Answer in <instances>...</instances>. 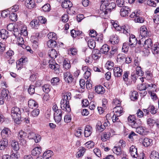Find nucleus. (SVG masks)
Returning <instances> with one entry per match:
<instances>
[{
  "instance_id": "obj_1",
  "label": "nucleus",
  "mask_w": 159,
  "mask_h": 159,
  "mask_svg": "<svg viewBox=\"0 0 159 159\" xmlns=\"http://www.w3.org/2000/svg\"><path fill=\"white\" fill-rule=\"evenodd\" d=\"M71 93L70 92L66 93L63 95L61 102V107L63 110H65L68 112L71 111V108L69 105V100L71 99Z\"/></svg>"
},
{
  "instance_id": "obj_2",
  "label": "nucleus",
  "mask_w": 159,
  "mask_h": 159,
  "mask_svg": "<svg viewBox=\"0 0 159 159\" xmlns=\"http://www.w3.org/2000/svg\"><path fill=\"white\" fill-rule=\"evenodd\" d=\"M128 123L132 128H136L142 124L140 120H135L134 115H130L128 118Z\"/></svg>"
},
{
  "instance_id": "obj_3",
  "label": "nucleus",
  "mask_w": 159,
  "mask_h": 159,
  "mask_svg": "<svg viewBox=\"0 0 159 159\" xmlns=\"http://www.w3.org/2000/svg\"><path fill=\"white\" fill-rule=\"evenodd\" d=\"M109 3V0H103L102 1V3L100 7V14L103 17L105 18V16L108 13L107 8Z\"/></svg>"
},
{
  "instance_id": "obj_4",
  "label": "nucleus",
  "mask_w": 159,
  "mask_h": 159,
  "mask_svg": "<svg viewBox=\"0 0 159 159\" xmlns=\"http://www.w3.org/2000/svg\"><path fill=\"white\" fill-rule=\"evenodd\" d=\"M21 111L19 108L14 107L12 108L11 110V116L15 120H19L21 118Z\"/></svg>"
},
{
  "instance_id": "obj_5",
  "label": "nucleus",
  "mask_w": 159,
  "mask_h": 159,
  "mask_svg": "<svg viewBox=\"0 0 159 159\" xmlns=\"http://www.w3.org/2000/svg\"><path fill=\"white\" fill-rule=\"evenodd\" d=\"M140 36L141 37L143 38L145 37L150 36L151 34V33L150 31H148L145 26H143L141 27L140 30Z\"/></svg>"
},
{
  "instance_id": "obj_6",
  "label": "nucleus",
  "mask_w": 159,
  "mask_h": 159,
  "mask_svg": "<svg viewBox=\"0 0 159 159\" xmlns=\"http://www.w3.org/2000/svg\"><path fill=\"white\" fill-rule=\"evenodd\" d=\"M137 42L138 41L135 35L133 34L130 35L128 43L129 46L131 48L134 47Z\"/></svg>"
},
{
  "instance_id": "obj_7",
  "label": "nucleus",
  "mask_w": 159,
  "mask_h": 159,
  "mask_svg": "<svg viewBox=\"0 0 159 159\" xmlns=\"http://www.w3.org/2000/svg\"><path fill=\"white\" fill-rule=\"evenodd\" d=\"M39 35V33H36L35 35L32 37L31 42L33 43L32 46L35 48H38L39 44V42L38 37Z\"/></svg>"
},
{
  "instance_id": "obj_8",
  "label": "nucleus",
  "mask_w": 159,
  "mask_h": 159,
  "mask_svg": "<svg viewBox=\"0 0 159 159\" xmlns=\"http://www.w3.org/2000/svg\"><path fill=\"white\" fill-rule=\"evenodd\" d=\"M51 62L49 61V67L52 70H53L55 73L56 74H59L61 72L59 66L57 63L52 62V64H51Z\"/></svg>"
},
{
  "instance_id": "obj_9",
  "label": "nucleus",
  "mask_w": 159,
  "mask_h": 159,
  "mask_svg": "<svg viewBox=\"0 0 159 159\" xmlns=\"http://www.w3.org/2000/svg\"><path fill=\"white\" fill-rule=\"evenodd\" d=\"M129 153L131 156L134 158H137L139 156L137 148L135 146L132 145L130 147Z\"/></svg>"
},
{
  "instance_id": "obj_10",
  "label": "nucleus",
  "mask_w": 159,
  "mask_h": 159,
  "mask_svg": "<svg viewBox=\"0 0 159 159\" xmlns=\"http://www.w3.org/2000/svg\"><path fill=\"white\" fill-rule=\"evenodd\" d=\"M130 11V9L128 7H123L120 9V15L122 17L127 16Z\"/></svg>"
},
{
  "instance_id": "obj_11",
  "label": "nucleus",
  "mask_w": 159,
  "mask_h": 159,
  "mask_svg": "<svg viewBox=\"0 0 159 159\" xmlns=\"http://www.w3.org/2000/svg\"><path fill=\"white\" fill-rule=\"evenodd\" d=\"M11 132L10 129L7 128H4L1 132V135L2 138L7 139L10 137Z\"/></svg>"
},
{
  "instance_id": "obj_12",
  "label": "nucleus",
  "mask_w": 159,
  "mask_h": 159,
  "mask_svg": "<svg viewBox=\"0 0 159 159\" xmlns=\"http://www.w3.org/2000/svg\"><path fill=\"white\" fill-rule=\"evenodd\" d=\"M114 75L116 77H119L121 76L123 70L120 67H115L113 69Z\"/></svg>"
},
{
  "instance_id": "obj_13",
  "label": "nucleus",
  "mask_w": 159,
  "mask_h": 159,
  "mask_svg": "<svg viewBox=\"0 0 159 159\" xmlns=\"http://www.w3.org/2000/svg\"><path fill=\"white\" fill-rule=\"evenodd\" d=\"M59 2L61 3V6L63 8H67L70 7L72 6V3L70 0H60Z\"/></svg>"
},
{
  "instance_id": "obj_14",
  "label": "nucleus",
  "mask_w": 159,
  "mask_h": 159,
  "mask_svg": "<svg viewBox=\"0 0 159 159\" xmlns=\"http://www.w3.org/2000/svg\"><path fill=\"white\" fill-rule=\"evenodd\" d=\"M156 86L155 84H141L138 85L137 88L139 90H145L147 88H148L149 87L153 88L154 86Z\"/></svg>"
},
{
  "instance_id": "obj_15",
  "label": "nucleus",
  "mask_w": 159,
  "mask_h": 159,
  "mask_svg": "<svg viewBox=\"0 0 159 159\" xmlns=\"http://www.w3.org/2000/svg\"><path fill=\"white\" fill-rule=\"evenodd\" d=\"M20 30V35H23L24 36H27V31L26 26L23 24H21V25L18 27Z\"/></svg>"
},
{
  "instance_id": "obj_16",
  "label": "nucleus",
  "mask_w": 159,
  "mask_h": 159,
  "mask_svg": "<svg viewBox=\"0 0 159 159\" xmlns=\"http://www.w3.org/2000/svg\"><path fill=\"white\" fill-rule=\"evenodd\" d=\"M142 142L143 145L145 147L151 146L152 144V139L147 138L143 139Z\"/></svg>"
},
{
  "instance_id": "obj_17",
  "label": "nucleus",
  "mask_w": 159,
  "mask_h": 159,
  "mask_svg": "<svg viewBox=\"0 0 159 159\" xmlns=\"http://www.w3.org/2000/svg\"><path fill=\"white\" fill-rule=\"evenodd\" d=\"M59 112H56L54 113V118L56 122L59 123L62 119V111H59Z\"/></svg>"
},
{
  "instance_id": "obj_18",
  "label": "nucleus",
  "mask_w": 159,
  "mask_h": 159,
  "mask_svg": "<svg viewBox=\"0 0 159 159\" xmlns=\"http://www.w3.org/2000/svg\"><path fill=\"white\" fill-rule=\"evenodd\" d=\"M93 129L91 126L87 125L86 126L84 131V135L85 137L89 136L92 133Z\"/></svg>"
},
{
  "instance_id": "obj_19",
  "label": "nucleus",
  "mask_w": 159,
  "mask_h": 159,
  "mask_svg": "<svg viewBox=\"0 0 159 159\" xmlns=\"http://www.w3.org/2000/svg\"><path fill=\"white\" fill-rule=\"evenodd\" d=\"M109 41L113 44H117L119 41V39L116 34H113L111 36Z\"/></svg>"
},
{
  "instance_id": "obj_20",
  "label": "nucleus",
  "mask_w": 159,
  "mask_h": 159,
  "mask_svg": "<svg viewBox=\"0 0 159 159\" xmlns=\"http://www.w3.org/2000/svg\"><path fill=\"white\" fill-rule=\"evenodd\" d=\"M8 145V141L7 139H3L0 141V149L4 150Z\"/></svg>"
},
{
  "instance_id": "obj_21",
  "label": "nucleus",
  "mask_w": 159,
  "mask_h": 159,
  "mask_svg": "<svg viewBox=\"0 0 159 159\" xmlns=\"http://www.w3.org/2000/svg\"><path fill=\"white\" fill-rule=\"evenodd\" d=\"M25 4L26 7L30 9H32L35 6L34 0H26Z\"/></svg>"
},
{
  "instance_id": "obj_22",
  "label": "nucleus",
  "mask_w": 159,
  "mask_h": 159,
  "mask_svg": "<svg viewBox=\"0 0 159 159\" xmlns=\"http://www.w3.org/2000/svg\"><path fill=\"white\" fill-rule=\"evenodd\" d=\"M113 111L118 116H120L123 112V108L119 106H117L113 109Z\"/></svg>"
},
{
  "instance_id": "obj_23",
  "label": "nucleus",
  "mask_w": 159,
  "mask_h": 159,
  "mask_svg": "<svg viewBox=\"0 0 159 159\" xmlns=\"http://www.w3.org/2000/svg\"><path fill=\"white\" fill-rule=\"evenodd\" d=\"M151 49L153 54L156 55L159 53V45L158 43L153 44Z\"/></svg>"
},
{
  "instance_id": "obj_24",
  "label": "nucleus",
  "mask_w": 159,
  "mask_h": 159,
  "mask_svg": "<svg viewBox=\"0 0 159 159\" xmlns=\"http://www.w3.org/2000/svg\"><path fill=\"white\" fill-rule=\"evenodd\" d=\"M144 46L146 48H151L152 46L153 45L152 40L150 39H148L144 41Z\"/></svg>"
},
{
  "instance_id": "obj_25",
  "label": "nucleus",
  "mask_w": 159,
  "mask_h": 159,
  "mask_svg": "<svg viewBox=\"0 0 159 159\" xmlns=\"http://www.w3.org/2000/svg\"><path fill=\"white\" fill-rule=\"evenodd\" d=\"M95 90L98 94H103L105 92L104 88L101 85H98L95 86Z\"/></svg>"
},
{
  "instance_id": "obj_26",
  "label": "nucleus",
  "mask_w": 159,
  "mask_h": 159,
  "mask_svg": "<svg viewBox=\"0 0 159 159\" xmlns=\"http://www.w3.org/2000/svg\"><path fill=\"white\" fill-rule=\"evenodd\" d=\"M79 151L77 152L76 154V157L79 158L83 156L85 152V148L83 147L80 148Z\"/></svg>"
},
{
  "instance_id": "obj_27",
  "label": "nucleus",
  "mask_w": 159,
  "mask_h": 159,
  "mask_svg": "<svg viewBox=\"0 0 159 159\" xmlns=\"http://www.w3.org/2000/svg\"><path fill=\"white\" fill-rule=\"evenodd\" d=\"M110 49L109 47L107 44L103 45L100 49V52L105 54H107Z\"/></svg>"
},
{
  "instance_id": "obj_28",
  "label": "nucleus",
  "mask_w": 159,
  "mask_h": 159,
  "mask_svg": "<svg viewBox=\"0 0 159 159\" xmlns=\"http://www.w3.org/2000/svg\"><path fill=\"white\" fill-rule=\"evenodd\" d=\"M42 152L41 148V147H36L34 148L32 151V154L34 156H36L39 155Z\"/></svg>"
},
{
  "instance_id": "obj_29",
  "label": "nucleus",
  "mask_w": 159,
  "mask_h": 159,
  "mask_svg": "<svg viewBox=\"0 0 159 159\" xmlns=\"http://www.w3.org/2000/svg\"><path fill=\"white\" fill-rule=\"evenodd\" d=\"M48 54L51 58L55 59L57 57V53L56 50L52 49L49 50Z\"/></svg>"
},
{
  "instance_id": "obj_30",
  "label": "nucleus",
  "mask_w": 159,
  "mask_h": 159,
  "mask_svg": "<svg viewBox=\"0 0 159 159\" xmlns=\"http://www.w3.org/2000/svg\"><path fill=\"white\" fill-rule=\"evenodd\" d=\"M30 25L33 28L38 29L39 25V22L38 20H33L30 23Z\"/></svg>"
},
{
  "instance_id": "obj_31",
  "label": "nucleus",
  "mask_w": 159,
  "mask_h": 159,
  "mask_svg": "<svg viewBox=\"0 0 159 159\" xmlns=\"http://www.w3.org/2000/svg\"><path fill=\"white\" fill-rule=\"evenodd\" d=\"M53 154V152L52 151L48 150L43 153V156L44 158L51 159V157Z\"/></svg>"
},
{
  "instance_id": "obj_32",
  "label": "nucleus",
  "mask_w": 159,
  "mask_h": 159,
  "mask_svg": "<svg viewBox=\"0 0 159 159\" xmlns=\"http://www.w3.org/2000/svg\"><path fill=\"white\" fill-rule=\"evenodd\" d=\"M28 104L29 107L32 109H33L34 107L36 108L38 107V104L34 100H30L28 101Z\"/></svg>"
},
{
  "instance_id": "obj_33",
  "label": "nucleus",
  "mask_w": 159,
  "mask_h": 159,
  "mask_svg": "<svg viewBox=\"0 0 159 159\" xmlns=\"http://www.w3.org/2000/svg\"><path fill=\"white\" fill-rule=\"evenodd\" d=\"M11 145L12 149L16 151H17L19 149V146L17 141L15 140L12 141Z\"/></svg>"
},
{
  "instance_id": "obj_34",
  "label": "nucleus",
  "mask_w": 159,
  "mask_h": 159,
  "mask_svg": "<svg viewBox=\"0 0 159 159\" xmlns=\"http://www.w3.org/2000/svg\"><path fill=\"white\" fill-rule=\"evenodd\" d=\"M104 129L105 127L103 125H102L101 122L100 121L98 122L96 126V130L99 132H101Z\"/></svg>"
},
{
  "instance_id": "obj_35",
  "label": "nucleus",
  "mask_w": 159,
  "mask_h": 159,
  "mask_svg": "<svg viewBox=\"0 0 159 159\" xmlns=\"http://www.w3.org/2000/svg\"><path fill=\"white\" fill-rule=\"evenodd\" d=\"M159 2V0H148L147 1V4L151 7H156L157 4Z\"/></svg>"
},
{
  "instance_id": "obj_36",
  "label": "nucleus",
  "mask_w": 159,
  "mask_h": 159,
  "mask_svg": "<svg viewBox=\"0 0 159 159\" xmlns=\"http://www.w3.org/2000/svg\"><path fill=\"white\" fill-rule=\"evenodd\" d=\"M150 158L151 159H159V154L157 152L153 151L151 152Z\"/></svg>"
},
{
  "instance_id": "obj_37",
  "label": "nucleus",
  "mask_w": 159,
  "mask_h": 159,
  "mask_svg": "<svg viewBox=\"0 0 159 159\" xmlns=\"http://www.w3.org/2000/svg\"><path fill=\"white\" fill-rule=\"evenodd\" d=\"M82 33V31H80L78 30H71L70 32L71 36L74 38L80 35Z\"/></svg>"
},
{
  "instance_id": "obj_38",
  "label": "nucleus",
  "mask_w": 159,
  "mask_h": 159,
  "mask_svg": "<svg viewBox=\"0 0 159 159\" xmlns=\"http://www.w3.org/2000/svg\"><path fill=\"white\" fill-rule=\"evenodd\" d=\"M0 36L3 39H7V32L5 29H2L0 31Z\"/></svg>"
},
{
  "instance_id": "obj_39",
  "label": "nucleus",
  "mask_w": 159,
  "mask_h": 159,
  "mask_svg": "<svg viewBox=\"0 0 159 159\" xmlns=\"http://www.w3.org/2000/svg\"><path fill=\"white\" fill-rule=\"evenodd\" d=\"M112 150L115 154L117 155H120L122 153V152L120 147H114L112 149Z\"/></svg>"
},
{
  "instance_id": "obj_40",
  "label": "nucleus",
  "mask_w": 159,
  "mask_h": 159,
  "mask_svg": "<svg viewBox=\"0 0 159 159\" xmlns=\"http://www.w3.org/2000/svg\"><path fill=\"white\" fill-rule=\"evenodd\" d=\"M114 66V63L113 62L108 61L106 63L105 66L109 70H111Z\"/></svg>"
},
{
  "instance_id": "obj_41",
  "label": "nucleus",
  "mask_w": 159,
  "mask_h": 159,
  "mask_svg": "<svg viewBox=\"0 0 159 159\" xmlns=\"http://www.w3.org/2000/svg\"><path fill=\"white\" fill-rule=\"evenodd\" d=\"M48 36L49 39L51 40L55 41L57 39L56 34L54 33H49L48 34Z\"/></svg>"
},
{
  "instance_id": "obj_42",
  "label": "nucleus",
  "mask_w": 159,
  "mask_h": 159,
  "mask_svg": "<svg viewBox=\"0 0 159 159\" xmlns=\"http://www.w3.org/2000/svg\"><path fill=\"white\" fill-rule=\"evenodd\" d=\"M93 54L92 55V57L95 60L98 59L100 57V53L98 50H94L93 52Z\"/></svg>"
},
{
  "instance_id": "obj_43",
  "label": "nucleus",
  "mask_w": 159,
  "mask_h": 159,
  "mask_svg": "<svg viewBox=\"0 0 159 159\" xmlns=\"http://www.w3.org/2000/svg\"><path fill=\"white\" fill-rule=\"evenodd\" d=\"M57 42L56 41L49 40L47 42V45L49 48H53L56 46Z\"/></svg>"
},
{
  "instance_id": "obj_44",
  "label": "nucleus",
  "mask_w": 159,
  "mask_h": 159,
  "mask_svg": "<svg viewBox=\"0 0 159 159\" xmlns=\"http://www.w3.org/2000/svg\"><path fill=\"white\" fill-rule=\"evenodd\" d=\"M110 135V133L108 132L105 133L102 136L101 140L102 141H106L109 139Z\"/></svg>"
},
{
  "instance_id": "obj_45",
  "label": "nucleus",
  "mask_w": 159,
  "mask_h": 159,
  "mask_svg": "<svg viewBox=\"0 0 159 159\" xmlns=\"http://www.w3.org/2000/svg\"><path fill=\"white\" fill-rule=\"evenodd\" d=\"M120 29H118V30H120L121 32H122L123 33L127 34L129 32V30L127 28V27L125 26H122V27H120Z\"/></svg>"
},
{
  "instance_id": "obj_46",
  "label": "nucleus",
  "mask_w": 159,
  "mask_h": 159,
  "mask_svg": "<svg viewBox=\"0 0 159 159\" xmlns=\"http://www.w3.org/2000/svg\"><path fill=\"white\" fill-rule=\"evenodd\" d=\"M26 136V134L24 131L20 130L18 135V138L20 140V139H25Z\"/></svg>"
},
{
  "instance_id": "obj_47",
  "label": "nucleus",
  "mask_w": 159,
  "mask_h": 159,
  "mask_svg": "<svg viewBox=\"0 0 159 159\" xmlns=\"http://www.w3.org/2000/svg\"><path fill=\"white\" fill-rule=\"evenodd\" d=\"M18 35H19V34ZM17 43L18 45L24 48V47H23V46L24 45V40L23 38L22 37H20L19 36H18V37L17 36Z\"/></svg>"
},
{
  "instance_id": "obj_48",
  "label": "nucleus",
  "mask_w": 159,
  "mask_h": 159,
  "mask_svg": "<svg viewBox=\"0 0 159 159\" xmlns=\"http://www.w3.org/2000/svg\"><path fill=\"white\" fill-rule=\"evenodd\" d=\"M63 66L66 69H68L71 67L70 61L68 60L65 59L63 62Z\"/></svg>"
},
{
  "instance_id": "obj_49",
  "label": "nucleus",
  "mask_w": 159,
  "mask_h": 159,
  "mask_svg": "<svg viewBox=\"0 0 159 159\" xmlns=\"http://www.w3.org/2000/svg\"><path fill=\"white\" fill-rule=\"evenodd\" d=\"M138 97V94L136 91H133L130 95V98L132 100L135 101L136 100Z\"/></svg>"
},
{
  "instance_id": "obj_50",
  "label": "nucleus",
  "mask_w": 159,
  "mask_h": 159,
  "mask_svg": "<svg viewBox=\"0 0 159 159\" xmlns=\"http://www.w3.org/2000/svg\"><path fill=\"white\" fill-rule=\"evenodd\" d=\"M134 72L139 76H142L143 74V72L141 70V67L140 66H138L136 68Z\"/></svg>"
},
{
  "instance_id": "obj_51",
  "label": "nucleus",
  "mask_w": 159,
  "mask_h": 159,
  "mask_svg": "<svg viewBox=\"0 0 159 159\" xmlns=\"http://www.w3.org/2000/svg\"><path fill=\"white\" fill-rule=\"evenodd\" d=\"M88 44L89 48L91 49L94 48L95 46V41L92 39H90L88 41Z\"/></svg>"
},
{
  "instance_id": "obj_52",
  "label": "nucleus",
  "mask_w": 159,
  "mask_h": 159,
  "mask_svg": "<svg viewBox=\"0 0 159 159\" xmlns=\"http://www.w3.org/2000/svg\"><path fill=\"white\" fill-rule=\"evenodd\" d=\"M135 128H136V132L139 134H142L144 132L145 130L144 127L139 126Z\"/></svg>"
},
{
  "instance_id": "obj_53",
  "label": "nucleus",
  "mask_w": 159,
  "mask_h": 159,
  "mask_svg": "<svg viewBox=\"0 0 159 159\" xmlns=\"http://www.w3.org/2000/svg\"><path fill=\"white\" fill-rule=\"evenodd\" d=\"M9 18L12 21H16L17 20V16L16 14L11 12L9 14Z\"/></svg>"
},
{
  "instance_id": "obj_54",
  "label": "nucleus",
  "mask_w": 159,
  "mask_h": 159,
  "mask_svg": "<svg viewBox=\"0 0 159 159\" xmlns=\"http://www.w3.org/2000/svg\"><path fill=\"white\" fill-rule=\"evenodd\" d=\"M126 56L123 54H119L117 56V60L118 61L120 62L124 61L125 59Z\"/></svg>"
},
{
  "instance_id": "obj_55",
  "label": "nucleus",
  "mask_w": 159,
  "mask_h": 159,
  "mask_svg": "<svg viewBox=\"0 0 159 159\" xmlns=\"http://www.w3.org/2000/svg\"><path fill=\"white\" fill-rule=\"evenodd\" d=\"M42 88L43 91L46 93H48L50 90V86L48 84H45L42 86Z\"/></svg>"
},
{
  "instance_id": "obj_56",
  "label": "nucleus",
  "mask_w": 159,
  "mask_h": 159,
  "mask_svg": "<svg viewBox=\"0 0 159 159\" xmlns=\"http://www.w3.org/2000/svg\"><path fill=\"white\" fill-rule=\"evenodd\" d=\"M129 74V71H125L123 76V79L126 82V83L127 84L128 78V77Z\"/></svg>"
},
{
  "instance_id": "obj_57",
  "label": "nucleus",
  "mask_w": 159,
  "mask_h": 159,
  "mask_svg": "<svg viewBox=\"0 0 159 159\" xmlns=\"http://www.w3.org/2000/svg\"><path fill=\"white\" fill-rule=\"evenodd\" d=\"M6 46L4 42H0V54H2L5 50Z\"/></svg>"
},
{
  "instance_id": "obj_58",
  "label": "nucleus",
  "mask_w": 159,
  "mask_h": 159,
  "mask_svg": "<svg viewBox=\"0 0 159 159\" xmlns=\"http://www.w3.org/2000/svg\"><path fill=\"white\" fill-rule=\"evenodd\" d=\"M115 7L116 4L115 3L113 2L110 3L107 8V11L108 12H111V11L114 9Z\"/></svg>"
},
{
  "instance_id": "obj_59",
  "label": "nucleus",
  "mask_w": 159,
  "mask_h": 159,
  "mask_svg": "<svg viewBox=\"0 0 159 159\" xmlns=\"http://www.w3.org/2000/svg\"><path fill=\"white\" fill-rule=\"evenodd\" d=\"M156 122L155 120L151 118H148L147 120V124L150 126H153Z\"/></svg>"
},
{
  "instance_id": "obj_60",
  "label": "nucleus",
  "mask_w": 159,
  "mask_h": 159,
  "mask_svg": "<svg viewBox=\"0 0 159 159\" xmlns=\"http://www.w3.org/2000/svg\"><path fill=\"white\" fill-rule=\"evenodd\" d=\"M134 20L135 22L143 23L144 21V19L141 17L139 16V15L137 17H135Z\"/></svg>"
},
{
  "instance_id": "obj_61",
  "label": "nucleus",
  "mask_w": 159,
  "mask_h": 159,
  "mask_svg": "<svg viewBox=\"0 0 159 159\" xmlns=\"http://www.w3.org/2000/svg\"><path fill=\"white\" fill-rule=\"evenodd\" d=\"M7 91L5 89L2 90L1 92V96L0 97L4 99L6 98H7Z\"/></svg>"
},
{
  "instance_id": "obj_62",
  "label": "nucleus",
  "mask_w": 159,
  "mask_h": 159,
  "mask_svg": "<svg viewBox=\"0 0 159 159\" xmlns=\"http://www.w3.org/2000/svg\"><path fill=\"white\" fill-rule=\"evenodd\" d=\"M35 87L34 85H30L28 89V92L30 94H33L35 92Z\"/></svg>"
},
{
  "instance_id": "obj_63",
  "label": "nucleus",
  "mask_w": 159,
  "mask_h": 159,
  "mask_svg": "<svg viewBox=\"0 0 159 159\" xmlns=\"http://www.w3.org/2000/svg\"><path fill=\"white\" fill-rule=\"evenodd\" d=\"M39 109H34L31 112V116L34 117H36L39 115Z\"/></svg>"
},
{
  "instance_id": "obj_64",
  "label": "nucleus",
  "mask_w": 159,
  "mask_h": 159,
  "mask_svg": "<svg viewBox=\"0 0 159 159\" xmlns=\"http://www.w3.org/2000/svg\"><path fill=\"white\" fill-rule=\"evenodd\" d=\"M85 145L88 148H93L94 146V143L92 141H89L85 144Z\"/></svg>"
}]
</instances>
